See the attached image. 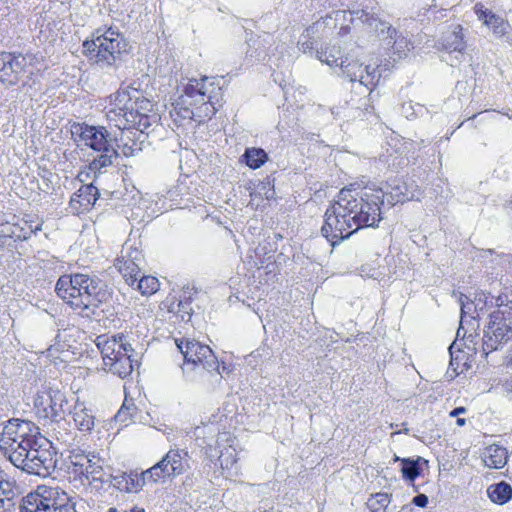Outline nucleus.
I'll use <instances>...</instances> for the list:
<instances>
[{
	"mask_svg": "<svg viewBox=\"0 0 512 512\" xmlns=\"http://www.w3.org/2000/svg\"><path fill=\"white\" fill-rule=\"evenodd\" d=\"M109 108L106 117L110 125L118 128L120 132L131 128L130 122L135 119V112H130L132 95L127 89H119L109 97Z\"/></svg>",
	"mask_w": 512,
	"mask_h": 512,
	"instance_id": "nucleus-12",
	"label": "nucleus"
},
{
	"mask_svg": "<svg viewBox=\"0 0 512 512\" xmlns=\"http://www.w3.org/2000/svg\"><path fill=\"white\" fill-rule=\"evenodd\" d=\"M329 36V33L327 31V28L321 27L319 28V34L315 35L312 39H323Z\"/></svg>",
	"mask_w": 512,
	"mask_h": 512,
	"instance_id": "nucleus-53",
	"label": "nucleus"
},
{
	"mask_svg": "<svg viewBox=\"0 0 512 512\" xmlns=\"http://www.w3.org/2000/svg\"><path fill=\"white\" fill-rule=\"evenodd\" d=\"M364 106H365V108H364V109H365L367 112H368V109H369V108H371L372 110L374 109L372 105H368V104H366V103L364 104Z\"/></svg>",
	"mask_w": 512,
	"mask_h": 512,
	"instance_id": "nucleus-58",
	"label": "nucleus"
},
{
	"mask_svg": "<svg viewBox=\"0 0 512 512\" xmlns=\"http://www.w3.org/2000/svg\"><path fill=\"white\" fill-rule=\"evenodd\" d=\"M394 192H392V196L396 197L397 202H404V201H410L419 199L417 195H415L413 192H409L407 190V185L404 183L403 186H396L393 189Z\"/></svg>",
	"mask_w": 512,
	"mask_h": 512,
	"instance_id": "nucleus-47",
	"label": "nucleus"
},
{
	"mask_svg": "<svg viewBox=\"0 0 512 512\" xmlns=\"http://www.w3.org/2000/svg\"><path fill=\"white\" fill-rule=\"evenodd\" d=\"M75 502L58 487L39 486L22 499L20 512H77Z\"/></svg>",
	"mask_w": 512,
	"mask_h": 512,
	"instance_id": "nucleus-8",
	"label": "nucleus"
},
{
	"mask_svg": "<svg viewBox=\"0 0 512 512\" xmlns=\"http://www.w3.org/2000/svg\"><path fill=\"white\" fill-rule=\"evenodd\" d=\"M103 466L104 459H102L98 454L91 452L85 466H83L81 470L74 469L73 472L81 477H84V479L87 481L106 482L107 480L104 479L105 472Z\"/></svg>",
	"mask_w": 512,
	"mask_h": 512,
	"instance_id": "nucleus-25",
	"label": "nucleus"
},
{
	"mask_svg": "<svg viewBox=\"0 0 512 512\" xmlns=\"http://www.w3.org/2000/svg\"><path fill=\"white\" fill-rule=\"evenodd\" d=\"M393 460H394L395 462H396V461H401V462H402V459H401V458H399L398 456H395Z\"/></svg>",
	"mask_w": 512,
	"mask_h": 512,
	"instance_id": "nucleus-59",
	"label": "nucleus"
},
{
	"mask_svg": "<svg viewBox=\"0 0 512 512\" xmlns=\"http://www.w3.org/2000/svg\"><path fill=\"white\" fill-rule=\"evenodd\" d=\"M109 478L116 489L127 493L138 492L147 483L143 472L141 474L133 471L123 472L114 476L109 475Z\"/></svg>",
	"mask_w": 512,
	"mask_h": 512,
	"instance_id": "nucleus-23",
	"label": "nucleus"
},
{
	"mask_svg": "<svg viewBox=\"0 0 512 512\" xmlns=\"http://www.w3.org/2000/svg\"><path fill=\"white\" fill-rule=\"evenodd\" d=\"M68 423L59 418H53L50 424V434L60 445L71 447L75 440V433L68 429Z\"/></svg>",
	"mask_w": 512,
	"mask_h": 512,
	"instance_id": "nucleus-27",
	"label": "nucleus"
},
{
	"mask_svg": "<svg viewBox=\"0 0 512 512\" xmlns=\"http://www.w3.org/2000/svg\"><path fill=\"white\" fill-rule=\"evenodd\" d=\"M15 229H19V233L16 230L12 231V233L18 239L26 240L30 238L33 234H35L38 230H41V224L35 223L33 221L22 220L21 223L15 226Z\"/></svg>",
	"mask_w": 512,
	"mask_h": 512,
	"instance_id": "nucleus-41",
	"label": "nucleus"
},
{
	"mask_svg": "<svg viewBox=\"0 0 512 512\" xmlns=\"http://www.w3.org/2000/svg\"><path fill=\"white\" fill-rule=\"evenodd\" d=\"M53 445L52 440L42 435L37 438V444L33 441L30 447L21 446L20 450L13 451L7 458L16 468L45 477L55 466L54 450L57 448Z\"/></svg>",
	"mask_w": 512,
	"mask_h": 512,
	"instance_id": "nucleus-4",
	"label": "nucleus"
},
{
	"mask_svg": "<svg viewBox=\"0 0 512 512\" xmlns=\"http://www.w3.org/2000/svg\"><path fill=\"white\" fill-rule=\"evenodd\" d=\"M424 111V107L419 103L407 102L402 105L401 112L407 118L410 119L414 116L421 115Z\"/></svg>",
	"mask_w": 512,
	"mask_h": 512,
	"instance_id": "nucleus-50",
	"label": "nucleus"
},
{
	"mask_svg": "<svg viewBox=\"0 0 512 512\" xmlns=\"http://www.w3.org/2000/svg\"><path fill=\"white\" fill-rule=\"evenodd\" d=\"M108 512H117V509H115V508H110Z\"/></svg>",
	"mask_w": 512,
	"mask_h": 512,
	"instance_id": "nucleus-60",
	"label": "nucleus"
},
{
	"mask_svg": "<svg viewBox=\"0 0 512 512\" xmlns=\"http://www.w3.org/2000/svg\"><path fill=\"white\" fill-rule=\"evenodd\" d=\"M243 156L246 164L252 169L260 168L267 160V154L261 148H248Z\"/></svg>",
	"mask_w": 512,
	"mask_h": 512,
	"instance_id": "nucleus-38",
	"label": "nucleus"
},
{
	"mask_svg": "<svg viewBox=\"0 0 512 512\" xmlns=\"http://www.w3.org/2000/svg\"><path fill=\"white\" fill-rule=\"evenodd\" d=\"M42 436L39 428L31 421L12 418L8 420L0 435V450L8 457L13 451L20 450L21 446L30 447V443Z\"/></svg>",
	"mask_w": 512,
	"mask_h": 512,
	"instance_id": "nucleus-9",
	"label": "nucleus"
},
{
	"mask_svg": "<svg viewBox=\"0 0 512 512\" xmlns=\"http://www.w3.org/2000/svg\"><path fill=\"white\" fill-rule=\"evenodd\" d=\"M48 396L50 400L49 408L51 411L52 419H61L62 414L64 413V406L67 404L65 395L58 389H50L48 392Z\"/></svg>",
	"mask_w": 512,
	"mask_h": 512,
	"instance_id": "nucleus-36",
	"label": "nucleus"
},
{
	"mask_svg": "<svg viewBox=\"0 0 512 512\" xmlns=\"http://www.w3.org/2000/svg\"><path fill=\"white\" fill-rule=\"evenodd\" d=\"M18 495L16 481L0 471V512H9L15 506L14 499Z\"/></svg>",
	"mask_w": 512,
	"mask_h": 512,
	"instance_id": "nucleus-24",
	"label": "nucleus"
},
{
	"mask_svg": "<svg viewBox=\"0 0 512 512\" xmlns=\"http://www.w3.org/2000/svg\"><path fill=\"white\" fill-rule=\"evenodd\" d=\"M97 346L101 350L105 370L120 378L132 373L137 360L133 359L134 349L123 334L111 338L98 337Z\"/></svg>",
	"mask_w": 512,
	"mask_h": 512,
	"instance_id": "nucleus-7",
	"label": "nucleus"
},
{
	"mask_svg": "<svg viewBox=\"0 0 512 512\" xmlns=\"http://www.w3.org/2000/svg\"><path fill=\"white\" fill-rule=\"evenodd\" d=\"M457 424H458L459 426H463V425L465 424V419H463V418H458V419H457Z\"/></svg>",
	"mask_w": 512,
	"mask_h": 512,
	"instance_id": "nucleus-57",
	"label": "nucleus"
},
{
	"mask_svg": "<svg viewBox=\"0 0 512 512\" xmlns=\"http://www.w3.org/2000/svg\"><path fill=\"white\" fill-rule=\"evenodd\" d=\"M188 453L184 450L170 449L162 459L149 469L143 471L147 482H165L175 478L186 471Z\"/></svg>",
	"mask_w": 512,
	"mask_h": 512,
	"instance_id": "nucleus-10",
	"label": "nucleus"
},
{
	"mask_svg": "<svg viewBox=\"0 0 512 512\" xmlns=\"http://www.w3.org/2000/svg\"><path fill=\"white\" fill-rule=\"evenodd\" d=\"M35 57L32 54H0V81L5 85H15L22 77L32 74V64Z\"/></svg>",
	"mask_w": 512,
	"mask_h": 512,
	"instance_id": "nucleus-11",
	"label": "nucleus"
},
{
	"mask_svg": "<svg viewBox=\"0 0 512 512\" xmlns=\"http://www.w3.org/2000/svg\"><path fill=\"white\" fill-rule=\"evenodd\" d=\"M135 284L143 295H151L159 289V281L154 276L140 275Z\"/></svg>",
	"mask_w": 512,
	"mask_h": 512,
	"instance_id": "nucleus-40",
	"label": "nucleus"
},
{
	"mask_svg": "<svg viewBox=\"0 0 512 512\" xmlns=\"http://www.w3.org/2000/svg\"><path fill=\"white\" fill-rule=\"evenodd\" d=\"M477 15H478V18L480 20L483 21V23L485 24V15L486 14H493L491 11H488V10H482V9H479L476 11Z\"/></svg>",
	"mask_w": 512,
	"mask_h": 512,
	"instance_id": "nucleus-55",
	"label": "nucleus"
},
{
	"mask_svg": "<svg viewBox=\"0 0 512 512\" xmlns=\"http://www.w3.org/2000/svg\"><path fill=\"white\" fill-rule=\"evenodd\" d=\"M358 206L360 218L366 221L365 227H375L382 220L380 207L384 203V192L382 189H364L359 192Z\"/></svg>",
	"mask_w": 512,
	"mask_h": 512,
	"instance_id": "nucleus-16",
	"label": "nucleus"
},
{
	"mask_svg": "<svg viewBox=\"0 0 512 512\" xmlns=\"http://www.w3.org/2000/svg\"><path fill=\"white\" fill-rule=\"evenodd\" d=\"M73 136H78L79 140L86 146L95 151H101L112 144L114 138L103 126H90L87 124H74L71 128Z\"/></svg>",
	"mask_w": 512,
	"mask_h": 512,
	"instance_id": "nucleus-17",
	"label": "nucleus"
},
{
	"mask_svg": "<svg viewBox=\"0 0 512 512\" xmlns=\"http://www.w3.org/2000/svg\"><path fill=\"white\" fill-rule=\"evenodd\" d=\"M412 503L418 507L424 508L428 504V497L425 494H418L412 499Z\"/></svg>",
	"mask_w": 512,
	"mask_h": 512,
	"instance_id": "nucleus-52",
	"label": "nucleus"
},
{
	"mask_svg": "<svg viewBox=\"0 0 512 512\" xmlns=\"http://www.w3.org/2000/svg\"><path fill=\"white\" fill-rule=\"evenodd\" d=\"M183 355L182 371L185 378L203 388L213 391L221 383L222 372L217 357L208 345L196 340H176Z\"/></svg>",
	"mask_w": 512,
	"mask_h": 512,
	"instance_id": "nucleus-2",
	"label": "nucleus"
},
{
	"mask_svg": "<svg viewBox=\"0 0 512 512\" xmlns=\"http://www.w3.org/2000/svg\"><path fill=\"white\" fill-rule=\"evenodd\" d=\"M317 43L316 39H311V37L307 36V32L305 31L299 41H298V47L299 50H301L303 53L310 55H313L314 52H316L317 49L314 48V45Z\"/></svg>",
	"mask_w": 512,
	"mask_h": 512,
	"instance_id": "nucleus-49",
	"label": "nucleus"
},
{
	"mask_svg": "<svg viewBox=\"0 0 512 512\" xmlns=\"http://www.w3.org/2000/svg\"><path fill=\"white\" fill-rule=\"evenodd\" d=\"M347 28H348L347 26H346V27H343V26H342V27H341V31H344V30H345V31H347Z\"/></svg>",
	"mask_w": 512,
	"mask_h": 512,
	"instance_id": "nucleus-62",
	"label": "nucleus"
},
{
	"mask_svg": "<svg viewBox=\"0 0 512 512\" xmlns=\"http://www.w3.org/2000/svg\"><path fill=\"white\" fill-rule=\"evenodd\" d=\"M391 503V495L385 492H379L371 495L367 501V506L371 512H387Z\"/></svg>",
	"mask_w": 512,
	"mask_h": 512,
	"instance_id": "nucleus-37",
	"label": "nucleus"
},
{
	"mask_svg": "<svg viewBox=\"0 0 512 512\" xmlns=\"http://www.w3.org/2000/svg\"><path fill=\"white\" fill-rule=\"evenodd\" d=\"M507 41L509 42V44L512 46V38H507Z\"/></svg>",
	"mask_w": 512,
	"mask_h": 512,
	"instance_id": "nucleus-61",
	"label": "nucleus"
},
{
	"mask_svg": "<svg viewBox=\"0 0 512 512\" xmlns=\"http://www.w3.org/2000/svg\"><path fill=\"white\" fill-rule=\"evenodd\" d=\"M487 494L492 502L503 505L512 498V487L510 484L501 481L490 485L487 489Z\"/></svg>",
	"mask_w": 512,
	"mask_h": 512,
	"instance_id": "nucleus-30",
	"label": "nucleus"
},
{
	"mask_svg": "<svg viewBox=\"0 0 512 512\" xmlns=\"http://www.w3.org/2000/svg\"><path fill=\"white\" fill-rule=\"evenodd\" d=\"M350 12V10H336L327 14L306 29L307 36L313 38L315 35H318L319 28L321 27L327 28L329 35H331L333 30L336 29L338 22L341 19H345L346 14H350Z\"/></svg>",
	"mask_w": 512,
	"mask_h": 512,
	"instance_id": "nucleus-26",
	"label": "nucleus"
},
{
	"mask_svg": "<svg viewBox=\"0 0 512 512\" xmlns=\"http://www.w3.org/2000/svg\"><path fill=\"white\" fill-rule=\"evenodd\" d=\"M134 116L135 119H133V122H130L131 130L137 132L144 139L153 130V127L158 125L160 119L158 114L153 112L151 114H141L140 116L136 114Z\"/></svg>",
	"mask_w": 512,
	"mask_h": 512,
	"instance_id": "nucleus-28",
	"label": "nucleus"
},
{
	"mask_svg": "<svg viewBox=\"0 0 512 512\" xmlns=\"http://www.w3.org/2000/svg\"><path fill=\"white\" fill-rule=\"evenodd\" d=\"M98 196V188L93 184L81 185V187L72 195L69 207L75 214L84 213L95 204Z\"/></svg>",
	"mask_w": 512,
	"mask_h": 512,
	"instance_id": "nucleus-20",
	"label": "nucleus"
},
{
	"mask_svg": "<svg viewBox=\"0 0 512 512\" xmlns=\"http://www.w3.org/2000/svg\"><path fill=\"white\" fill-rule=\"evenodd\" d=\"M339 67L342 70L343 76L349 79L350 82H358L359 88H363L364 92L368 93L369 99L367 101H370L372 99L373 89L381 78L378 68L370 65L363 66L362 63L349 60L348 57H345V59L340 62Z\"/></svg>",
	"mask_w": 512,
	"mask_h": 512,
	"instance_id": "nucleus-13",
	"label": "nucleus"
},
{
	"mask_svg": "<svg viewBox=\"0 0 512 512\" xmlns=\"http://www.w3.org/2000/svg\"><path fill=\"white\" fill-rule=\"evenodd\" d=\"M393 49V53L397 54L399 58L406 56L410 50V42L401 34H396L390 45Z\"/></svg>",
	"mask_w": 512,
	"mask_h": 512,
	"instance_id": "nucleus-43",
	"label": "nucleus"
},
{
	"mask_svg": "<svg viewBox=\"0 0 512 512\" xmlns=\"http://www.w3.org/2000/svg\"><path fill=\"white\" fill-rule=\"evenodd\" d=\"M464 413H466V408L465 407H456V408H454L450 412V416L451 417H457L458 415L464 414Z\"/></svg>",
	"mask_w": 512,
	"mask_h": 512,
	"instance_id": "nucleus-54",
	"label": "nucleus"
},
{
	"mask_svg": "<svg viewBox=\"0 0 512 512\" xmlns=\"http://www.w3.org/2000/svg\"><path fill=\"white\" fill-rule=\"evenodd\" d=\"M129 91V94L132 95V107L130 108V112H135L137 115L141 114H151L153 111V104L150 100L140 96V92L132 87L126 88Z\"/></svg>",
	"mask_w": 512,
	"mask_h": 512,
	"instance_id": "nucleus-35",
	"label": "nucleus"
},
{
	"mask_svg": "<svg viewBox=\"0 0 512 512\" xmlns=\"http://www.w3.org/2000/svg\"><path fill=\"white\" fill-rule=\"evenodd\" d=\"M359 192L344 188L338 194V199L334 203L340 213L345 214L346 217L352 220V226L354 231H358L361 228H365L366 221L360 218V212L358 206L361 203L359 200Z\"/></svg>",
	"mask_w": 512,
	"mask_h": 512,
	"instance_id": "nucleus-19",
	"label": "nucleus"
},
{
	"mask_svg": "<svg viewBox=\"0 0 512 512\" xmlns=\"http://www.w3.org/2000/svg\"><path fill=\"white\" fill-rule=\"evenodd\" d=\"M55 291L73 309L80 310L83 316H89V312L106 298L101 280L96 276L83 273L60 276L56 282Z\"/></svg>",
	"mask_w": 512,
	"mask_h": 512,
	"instance_id": "nucleus-3",
	"label": "nucleus"
},
{
	"mask_svg": "<svg viewBox=\"0 0 512 512\" xmlns=\"http://www.w3.org/2000/svg\"><path fill=\"white\" fill-rule=\"evenodd\" d=\"M126 512H128V511H126ZM129 512H144V509L138 508V507H133L129 510Z\"/></svg>",
	"mask_w": 512,
	"mask_h": 512,
	"instance_id": "nucleus-56",
	"label": "nucleus"
},
{
	"mask_svg": "<svg viewBox=\"0 0 512 512\" xmlns=\"http://www.w3.org/2000/svg\"><path fill=\"white\" fill-rule=\"evenodd\" d=\"M145 139L138 135L131 128L120 132V135L114 136V145L118 152L120 151L126 157L135 156L142 150Z\"/></svg>",
	"mask_w": 512,
	"mask_h": 512,
	"instance_id": "nucleus-21",
	"label": "nucleus"
},
{
	"mask_svg": "<svg viewBox=\"0 0 512 512\" xmlns=\"http://www.w3.org/2000/svg\"><path fill=\"white\" fill-rule=\"evenodd\" d=\"M316 58L322 63L327 64L330 67L339 66L340 62L345 59L343 57L340 47L334 44L332 47L317 49L315 52Z\"/></svg>",
	"mask_w": 512,
	"mask_h": 512,
	"instance_id": "nucleus-31",
	"label": "nucleus"
},
{
	"mask_svg": "<svg viewBox=\"0 0 512 512\" xmlns=\"http://www.w3.org/2000/svg\"><path fill=\"white\" fill-rule=\"evenodd\" d=\"M497 310L489 315L484 331L483 349L492 352L512 338V292L495 299Z\"/></svg>",
	"mask_w": 512,
	"mask_h": 512,
	"instance_id": "nucleus-6",
	"label": "nucleus"
},
{
	"mask_svg": "<svg viewBox=\"0 0 512 512\" xmlns=\"http://www.w3.org/2000/svg\"><path fill=\"white\" fill-rule=\"evenodd\" d=\"M222 89L209 77L191 79L173 104L171 116L202 123L210 119L221 106Z\"/></svg>",
	"mask_w": 512,
	"mask_h": 512,
	"instance_id": "nucleus-1",
	"label": "nucleus"
},
{
	"mask_svg": "<svg viewBox=\"0 0 512 512\" xmlns=\"http://www.w3.org/2000/svg\"><path fill=\"white\" fill-rule=\"evenodd\" d=\"M485 25L491 29L493 35L497 38L507 36L511 28L508 21L496 14H486Z\"/></svg>",
	"mask_w": 512,
	"mask_h": 512,
	"instance_id": "nucleus-34",
	"label": "nucleus"
},
{
	"mask_svg": "<svg viewBox=\"0 0 512 512\" xmlns=\"http://www.w3.org/2000/svg\"><path fill=\"white\" fill-rule=\"evenodd\" d=\"M439 45L445 51L442 56L443 61L450 66L456 67L465 60L466 43L461 25H453L450 29L443 32Z\"/></svg>",
	"mask_w": 512,
	"mask_h": 512,
	"instance_id": "nucleus-15",
	"label": "nucleus"
},
{
	"mask_svg": "<svg viewBox=\"0 0 512 512\" xmlns=\"http://www.w3.org/2000/svg\"><path fill=\"white\" fill-rule=\"evenodd\" d=\"M84 53L101 68L116 66L127 51L122 34L113 28L97 29L91 40L83 43Z\"/></svg>",
	"mask_w": 512,
	"mask_h": 512,
	"instance_id": "nucleus-5",
	"label": "nucleus"
},
{
	"mask_svg": "<svg viewBox=\"0 0 512 512\" xmlns=\"http://www.w3.org/2000/svg\"><path fill=\"white\" fill-rule=\"evenodd\" d=\"M142 257V252L139 249L132 246H124L121 255L117 259H123L127 263L136 262L140 264Z\"/></svg>",
	"mask_w": 512,
	"mask_h": 512,
	"instance_id": "nucleus-46",
	"label": "nucleus"
},
{
	"mask_svg": "<svg viewBox=\"0 0 512 512\" xmlns=\"http://www.w3.org/2000/svg\"><path fill=\"white\" fill-rule=\"evenodd\" d=\"M488 299H490V302H492L493 297H490L489 294H486L484 292H481L475 296L473 302L479 303L478 311H482L484 309L488 302Z\"/></svg>",
	"mask_w": 512,
	"mask_h": 512,
	"instance_id": "nucleus-51",
	"label": "nucleus"
},
{
	"mask_svg": "<svg viewBox=\"0 0 512 512\" xmlns=\"http://www.w3.org/2000/svg\"><path fill=\"white\" fill-rule=\"evenodd\" d=\"M508 459L506 448L499 445H490L485 449L483 461L489 468L500 469L505 466Z\"/></svg>",
	"mask_w": 512,
	"mask_h": 512,
	"instance_id": "nucleus-29",
	"label": "nucleus"
},
{
	"mask_svg": "<svg viewBox=\"0 0 512 512\" xmlns=\"http://www.w3.org/2000/svg\"><path fill=\"white\" fill-rule=\"evenodd\" d=\"M217 457L220 461V465L223 468H232L233 465L237 462L236 451L234 448H232V446L225 448V452L220 450Z\"/></svg>",
	"mask_w": 512,
	"mask_h": 512,
	"instance_id": "nucleus-44",
	"label": "nucleus"
},
{
	"mask_svg": "<svg viewBox=\"0 0 512 512\" xmlns=\"http://www.w3.org/2000/svg\"><path fill=\"white\" fill-rule=\"evenodd\" d=\"M100 152L101 154L90 163V169L94 172H100L101 169L110 166L119 154L114 144L101 149Z\"/></svg>",
	"mask_w": 512,
	"mask_h": 512,
	"instance_id": "nucleus-33",
	"label": "nucleus"
},
{
	"mask_svg": "<svg viewBox=\"0 0 512 512\" xmlns=\"http://www.w3.org/2000/svg\"><path fill=\"white\" fill-rule=\"evenodd\" d=\"M70 415L79 431L91 432L94 429L96 423L95 411L85 402L77 399Z\"/></svg>",
	"mask_w": 512,
	"mask_h": 512,
	"instance_id": "nucleus-22",
	"label": "nucleus"
},
{
	"mask_svg": "<svg viewBox=\"0 0 512 512\" xmlns=\"http://www.w3.org/2000/svg\"><path fill=\"white\" fill-rule=\"evenodd\" d=\"M351 22L359 20L368 26L369 32L373 33L380 42L390 46L392 40L397 34V30L387 21L381 20L374 15H370L366 10H354L350 12Z\"/></svg>",
	"mask_w": 512,
	"mask_h": 512,
	"instance_id": "nucleus-18",
	"label": "nucleus"
},
{
	"mask_svg": "<svg viewBox=\"0 0 512 512\" xmlns=\"http://www.w3.org/2000/svg\"><path fill=\"white\" fill-rule=\"evenodd\" d=\"M115 267L123 276L126 283L134 286L140 276V265L136 262H125L123 259H116Z\"/></svg>",
	"mask_w": 512,
	"mask_h": 512,
	"instance_id": "nucleus-32",
	"label": "nucleus"
},
{
	"mask_svg": "<svg viewBox=\"0 0 512 512\" xmlns=\"http://www.w3.org/2000/svg\"><path fill=\"white\" fill-rule=\"evenodd\" d=\"M423 459L418 457L416 460L410 458L402 459L401 472L404 479L414 481L420 474L421 468L419 462Z\"/></svg>",
	"mask_w": 512,
	"mask_h": 512,
	"instance_id": "nucleus-39",
	"label": "nucleus"
},
{
	"mask_svg": "<svg viewBox=\"0 0 512 512\" xmlns=\"http://www.w3.org/2000/svg\"><path fill=\"white\" fill-rule=\"evenodd\" d=\"M71 455L69 456L71 460V464L73 465V470L78 469L81 470L83 466L87 463V459L90 456L91 452H85L80 449H72Z\"/></svg>",
	"mask_w": 512,
	"mask_h": 512,
	"instance_id": "nucleus-45",
	"label": "nucleus"
},
{
	"mask_svg": "<svg viewBox=\"0 0 512 512\" xmlns=\"http://www.w3.org/2000/svg\"><path fill=\"white\" fill-rule=\"evenodd\" d=\"M459 302L461 305V324L467 316H470L472 319L475 318L472 314L474 312L478 313L479 303H475L469 299L468 296L464 294H460ZM479 314H477L478 316Z\"/></svg>",
	"mask_w": 512,
	"mask_h": 512,
	"instance_id": "nucleus-42",
	"label": "nucleus"
},
{
	"mask_svg": "<svg viewBox=\"0 0 512 512\" xmlns=\"http://www.w3.org/2000/svg\"><path fill=\"white\" fill-rule=\"evenodd\" d=\"M136 409L133 403H128L127 400L124 401L123 405L115 415V421L118 423H126L127 420L132 416V412Z\"/></svg>",
	"mask_w": 512,
	"mask_h": 512,
	"instance_id": "nucleus-48",
	"label": "nucleus"
},
{
	"mask_svg": "<svg viewBox=\"0 0 512 512\" xmlns=\"http://www.w3.org/2000/svg\"><path fill=\"white\" fill-rule=\"evenodd\" d=\"M337 208L332 204L326 210L325 221L321 228L322 235L333 247L356 232L353 230L352 220L340 213Z\"/></svg>",
	"mask_w": 512,
	"mask_h": 512,
	"instance_id": "nucleus-14",
	"label": "nucleus"
}]
</instances>
